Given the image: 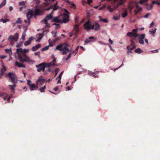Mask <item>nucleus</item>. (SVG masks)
Returning a JSON list of instances; mask_svg holds the SVG:
<instances>
[{
	"instance_id": "4468645a",
	"label": "nucleus",
	"mask_w": 160,
	"mask_h": 160,
	"mask_svg": "<svg viewBox=\"0 0 160 160\" xmlns=\"http://www.w3.org/2000/svg\"><path fill=\"white\" fill-rule=\"evenodd\" d=\"M58 2H57L53 6H50L49 8H48L47 10H48L50 9H52L53 10H57L58 8V6H57Z\"/></svg>"
},
{
	"instance_id": "5701e85b",
	"label": "nucleus",
	"mask_w": 160,
	"mask_h": 160,
	"mask_svg": "<svg viewBox=\"0 0 160 160\" xmlns=\"http://www.w3.org/2000/svg\"><path fill=\"white\" fill-rule=\"evenodd\" d=\"M88 74L90 75H92V76L95 78H97L98 77L96 73L92 72H89Z\"/></svg>"
},
{
	"instance_id": "4be33fe9",
	"label": "nucleus",
	"mask_w": 160,
	"mask_h": 160,
	"mask_svg": "<svg viewBox=\"0 0 160 160\" xmlns=\"http://www.w3.org/2000/svg\"><path fill=\"white\" fill-rule=\"evenodd\" d=\"M53 12V11H52L50 13L46 16V18L48 19V20H51L52 18L53 17L52 15V14Z\"/></svg>"
},
{
	"instance_id": "4c0bfd02",
	"label": "nucleus",
	"mask_w": 160,
	"mask_h": 160,
	"mask_svg": "<svg viewBox=\"0 0 160 160\" xmlns=\"http://www.w3.org/2000/svg\"><path fill=\"white\" fill-rule=\"evenodd\" d=\"M49 46H47L45 47L44 48H43L42 49V51H45L47 50L48 49Z\"/></svg>"
},
{
	"instance_id": "1a4fd4ad",
	"label": "nucleus",
	"mask_w": 160,
	"mask_h": 160,
	"mask_svg": "<svg viewBox=\"0 0 160 160\" xmlns=\"http://www.w3.org/2000/svg\"><path fill=\"white\" fill-rule=\"evenodd\" d=\"M84 27L85 30L89 31L94 29V25H92L89 20H88L84 24Z\"/></svg>"
},
{
	"instance_id": "473e14b6",
	"label": "nucleus",
	"mask_w": 160,
	"mask_h": 160,
	"mask_svg": "<svg viewBox=\"0 0 160 160\" xmlns=\"http://www.w3.org/2000/svg\"><path fill=\"white\" fill-rule=\"evenodd\" d=\"M5 51L6 53H9L10 55V53H12L11 49H5Z\"/></svg>"
},
{
	"instance_id": "cd10ccee",
	"label": "nucleus",
	"mask_w": 160,
	"mask_h": 160,
	"mask_svg": "<svg viewBox=\"0 0 160 160\" xmlns=\"http://www.w3.org/2000/svg\"><path fill=\"white\" fill-rule=\"evenodd\" d=\"M6 3V0H3V1L0 4V8L4 6Z\"/></svg>"
},
{
	"instance_id": "412c9836",
	"label": "nucleus",
	"mask_w": 160,
	"mask_h": 160,
	"mask_svg": "<svg viewBox=\"0 0 160 160\" xmlns=\"http://www.w3.org/2000/svg\"><path fill=\"white\" fill-rule=\"evenodd\" d=\"M38 39L36 40V41L37 42H39L41 39L43 37V34L41 33H39L38 35Z\"/></svg>"
},
{
	"instance_id": "338daca9",
	"label": "nucleus",
	"mask_w": 160,
	"mask_h": 160,
	"mask_svg": "<svg viewBox=\"0 0 160 160\" xmlns=\"http://www.w3.org/2000/svg\"><path fill=\"white\" fill-rule=\"evenodd\" d=\"M34 39V38L33 37H30L29 38V40H30V42H31V41L32 40H33V39Z\"/></svg>"
},
{
	"instance_id": "680f3d73",
	"label": "nucleus",
	"mask_w": 160,
	"mask_h": 160,
	"mask_svg": "<svg viewBox=\"0 0 160 160\" xmlns=\"http://www.w3.org/2000/svg\"><path fill=\"white\" fill-rule=\"evenodd\" d=\"M54 90L55 91H57L58 90V87H56L55 88H54Z\"/></svg>"
},
{
	"instance_id": "e433bc0d",
	"label": "nucleus",
	"mask_w": 160,
	"mask_h": 160,
	"mask_svg": "<svg viewBox=\"0 0 160 160\" xmlns=\"http://www.w3.org/2000/svg\"><path fill=\"white\" fill-rule=\"evenodd\" d=\"M45 81V79H43L42 80L40 81L38 83H40V85H42L43 84V83Z\"/></svg>"
},
{
	"instance_id": "f8f14e48",
	"label": "nucleus",
	"mask_w": 160,
	"mask_h": 160,
	"mask_svg": "<svg viewBox=\"0 0 160 160\" xmlns=\"http://www.w3.org/2000/svg\"><path fill=\"white\" fill-rule=\"evenodd\" d=\"M136 9L134 10L135 14L136 15L138 12L142 11V8L138 5V2H136Z\"/></svg>"
},
{
	"instance_id": "72a5a7b5",
	"label": "nucleus",
	"mask_w": 160,
	"mask_h": 160,
	"mask_svg": "<svg viewBox=\"0 0 160 160\" xmlns=\"http://www.w3.org/2000/svg\"><path fill=\"white\" fill-rule=\"evenodd\" d=\"M127 16V11L124 12L122 14V17L123 18L126 17Z\"/></svg>"
},
{
	"instance_id": "603ef678",
	"label": "nucleus",
	"mask_w": 160,
	"mask_h": 160,
	"mask_svg": "<svg viewBox=\"0 0 160 160\" xmlns=\"http://www.w3.org/2000/svg\"><path fill=\"white\" fill-rule=\"evenodd\" d=\"M153 53H158V49L155 50H152L151 51Z\"/></svg>"
},
{
	"instance_id": "09e8293b",
	"label": "nucleus",
	"mask_w": 160,
	"mask_h": 160,
	"mask_svg": "<svg viewBox=\"0 0 160 160\" xmlns=\"http://www.w3.org/2000/svg\"><path fill=\"white\" fill-rule=\"evenodd\" d=\"M1 21L3 23H5L7 21V19H4L3 18H2L1 19Z\"/></svg>"
},
{
	"instance_id": "aec40b11",
	"label": "nucleus",
	"mask_w": 160,
	"mask_h": 160,
	"mask_svg": "<svg viewBox=\"0 0 160 160\" xmlns=\"http://www.w3.org/2000/svg\"><path fill=\"white\" fill-rule=\"evenodd\" d=\"M120 13H118L116 14L115 15H114L113 17V19L115 20H118L120 19Z\"/></svg>"
},
{
	"instance_id": "dca6fc26",
	"label": "nucleus",
	"mask_w": 160,
	"mask_h": 160,
	"mask_svg": "<svg viewBox=\"0 0 160 160\" xmlns=\"http://www.w3.org/2000/svg\"><path fill=\"white\" fill-rule=\"evenodd\" d=\"M15 65L19 68H24L26 67L22 63L19 62L18 61H16L15 63Z\"/></svg>"
},
{
	"instance_id": "7c9ffc66",
	"label": "nucleus",
	"mask_w": 160,
	"mask_h": 160,
	"mask_svg": "<svg viewBox=\"0 0 160 160\" xmlns=\"http://www.w3.org/2000/svg\"><path fill=\"white\" fill-rule=\"evenodd\" d=\"M131 45L130 46H131L132 47H133L134 48L136 47V45L135 43H134V42L132 40V39H131Z\"/></svg>"
},
{
	"instance_id": "393cba45",
	"label": "nucleus",
	"mask_w": 160,
	"mask_h": 160,
	"mask_svg": "<svg viewBox=\"0 0 160 160\" xmlns=\"http://www.w3.org/2000/svg\"><path fill=\"white\" fill-rule=\"evenodd\" d=\"M153 5L152 4H147L146 6V8L148 10H150L152 9Z\"/></svg>"
},
{
	"instance_id": "6e6552de",
	"label": "nucleus",
	"mask_w": 160,
	"mask_h": 160,
	"mask_svg": "<svg viewBox=\"0 0 160 160\" xmlns=\"http://www.w3.org/2000/svg\"><path fill=\"white\" fill-rule=\"evenodd\" d=\"M18 39V33H15L14 35H11L8 38V41L10 42L12 45L14 44V42H16Z\"/></svg>"
},
{
	"instance_id": "a211bd4d",
	"label": "nucleus",
	"mask_w": 160,
	"mask_h": 160,
	"mask_svg": "<svg viewBox=\"0 0 160 160\" xmlns=\"http://www.w3.org/2000/svg\"><path fill=\"white\" fill-rule=\"evenodd\" d=\"M94 25V27H95V28H94V29L95 31H97L100 29V25L98 23L96 22Z\"/></svg>"
},
{
	"instance_id": "13d9d810",
	"label": "nucleus",
	"mask_w": 160,
	"mask_h": 160,
	"mask_svg": "<svg viewBox=\"0 0 160 160\" xmlns=\"http://www.w3.org/2000/svg\"><path fill=\"white\" fill-rule=\"evenodd\" d=\"M92 2V0H87V2L89 4H90V3H91Z\"/></svg>"
},
{
	"instance_id": "ea45409f",
	"label": "nucleus",
	"mask_w": 160,
	"mask_h": 160,
	"mask_svg": "<svg viewBox=\"0 0 160 160\" xmlns=\"http://www.w3.org/2000/svg\"><path fill=\"white\" fill-rule=\"evenodd\" d=\"M152 4H157L158 5H160V2H159L157 1H154L152 2Z\"/></svg>"
},
{
	"instance_id": "4d7b16f0",
	"label": "nucleus",
	"mask_w": 160,
	"mask_h": 160,
	"mask_svg": "<svg viewBox=\"0 0 160 160\" xmlns=\"http://www.w3.org/2000/svg\"><path fill=\"white\" fill-rule=\"evenodd\" d=\"M7 56H6L4 55H2L0 56V58L2 59L5 58Z\"/></svg>"
},
{
	"instance_id": "69168bd1",
	"label": "nucleus",
	"mask_w": 160,
	"mask_h": 160,
	"mask_svg": "<svg viewBox=\"0 0 160 160\" xmlns=\"http://www.w3.org/2000/svg\"><path fill=\"white\" fill-rule=\"evenodd\" d=\"M153 24H154V22H152L150 24V27H149L150 28H151L152 27L153 25Z\"/></svg>"
},
{
	"instance_id": "f704fd0d",
	"label": "nucleus",
	"mask_w": 160,
	"mask_h": 160,
	"mask_svg": "<svg viewBox=\"0 0 160 160\" xmlns=\"http://www.w3.org/2000/svg\"><path fill=\"white\" fill-rule=\"evenodd\" d=\"M43 79L42 78V76H41L39 77V78L38 79L36 82V84L37 85H38V83L39 82V81L42 80Z\"/></svg>"
},
{
	"instance_id": "49530a36",
	"label": "nucleus",
	"mask_w": 160,
	"mask_h": 160,
	"mask_svg": "<svg viewBox=\"0 0 160 160\" xmlns=\"http://www.w3.org/2000/svg\"><path fill=\"white\" fill-rule=\"evenodd\" d=\"M101 21H103L104 22L107 23L108 22V20L106 19H102L100 20Z\"/></svg>"
},
{
	"instance_id": "8fccbe9b",
	"label": "nucleus",
	"mask_w": 160,
	"mask_h": 160,
	"mask_svg": "<svg viewBox=\"0 0 160 160\" xmlns=\"http://www.w3.org/2000/svg\"><path fill=\"white\" fill-rule=\"evenodd\" d=\"M60 39V38L59 37H57L55 39H54L53 40V42H56V41H57L58 40H59Z\"/></svg>"
},
{
	"instance_id": "0e129e2a",
	"label": "nucleus",
	"mask_w": 160,
	"mask_h": 160,
	"mask_svg": "<svg viewBox=\"0 0 160 160\" xmlns=\"http://www.w3.org/2000/svg\"><path fill=\"white\" fill-rule=\"evenodd\" d=\"M109 42L111 44H112L113 42L112 40L111 39H109Z\"/></svg>"
},
{
	"instance_id": "7ed1b4c3",
	"label": "nucleus",
	"mask_w": 160,
	"mask_h": 160,
	"mask_svg": "<svg viewBox=\"0 0 160 160\" xmlns=\"http://www.w3.org/2000/svg\"><path fill=\"white\" fill-rule=\"evenodd\" d=\"M72 46L73 45L69 48V44L66 42L57 45L55 49V50H58L60 51L62 55H66L68 52H72L71 53H72V54L74 52V51L72 50Z\"/></svg>"
},
{
	"instance_id": "9d476101",
	"label": "nucleus",
	"mask_w": 160,
	"mask_h": 160,
	"mask_svg": "<svg viewBox=\"0 0 160 160\" xmlns=\"http://www.w3.org/2000/svg\"><path fill=\"white\" fill-rule=\"evenodd\" d=\"M27 17L28 21V25H29L30 23V19L33 16V12L31 10L28 11L27 13Z\"/></svg>"
},
{
	"instance_id": "ddd939ff",
	"label": "nucleus",
	"mask_w": 160,
	"mask_h": 160,
	"mask_svg": "<svg viewBox=\"0 0 160 160\" xmlns=\"http://www.w3.org/2000/svg\"><path fill=\"white\" fill-rule=\"evenodd\" d=\"M78 26V25L76 24L74 28L73 31L74 32V34L75 35H77L79 31Z\"/></svg>"
},
{
	"instance_id": "39448f33",
	"label": "nucleus",
	"mask_w": 160,
	"mask_h": 160,
	"mask_svg": "<svg viewBox=\"0 0 160 160\" xmlns=\"http://www.w3.org/2000/svg\"><path fill=\"white\" fill-rule=\"evenodd\" d=\"M10 79L11 80V82L13 83V85H9L10 89L12 92H14L15 88L16 87V84L17 82V78L16 75L13 73L10 72L8 74Z\"/></svg>"
},
{
	"instance_id": "b1692460",
	"label": "nucleus",
	"mask_w": 160,
	"mask_h": 160,
	"mask_svg": "<svg viewBox=\"0 0 160 160\" xmlns=\"http://www.w3.org/2000/svg\"><path fill=\"white\" fill-rule=\"evenodd\" d=\"M6 70L7 69L3 65L2 68L1 69V74L2 75H3L5 73L4 71H6Z\"/></svg>"
},
{
	"instance_id": "a878e982",
	"label": "nucleus",
	"mask_w": 160,
	"mask_h": 160,
	"mask_svg": "<svg viewBox=\"0 0 160 160\" xmlns=\"http://www.w3.org/2000/svg\"><path fill=\"white\" fill-rule=\"evenodd\" d=\"M135 52L136 53L139 54L142 53L143 51L141 49L138 48L135 50Z\"/></svg>"
},
{
	"instance_id": "c756f323",
	"label": "nucleus",
	"mask_w": 160,
	"mask_h": 160,
	"mask_svg": "<svg viewBox=\"0 0 160 160\" xmlns=\"http://www.w3.org/2000/svg\"><path fill=\"white\" fill-rule=\"evenodd\" d=\"M135 48H134L133 47H132L131 46H129L127 47V48L128 50H133Z\"/></svg>"
},
{
	"instance_id": "2f4dec72",
	"label": "nucleus",
	"mask_w": 160,
	"mask_h": 160,
	"mask_svg": "<svg viewBox=\"0 0 160 160\" xmlns=\"http://www.w3.org/2000/svg\"><path fill=\"white\" fill-rule=\"evenodd\" d=\"M31 42L30 40H28L25 42L24 43V45L25 46H27L28 45H29L31 43Z\"/></svg>"
},
{
	"instance_id": "e2e57ef3",
	"label": "nucleus",
	"mask_w": 160,
	"mask_h": 160,
	"mask_svg": "<svg viewBox=\"0 0 160 160\" xmlns=\"http://www.w3.org/2000/svg\"><path fill=\"white\" fill-rule=\"evenodd\" d=\"M144 2H145V0H140V4H142Z\"/></svg>"
},
{
	"instance_id": "2eb2a0df",
	"label": "nucleus",
	"mask_w": 160,
	"mask_h": 160,
	"mask_svg": "<svg viewBox=\"0 0 160 160\" xmlns=\"http://www.w3.org/2000/svg\"><path fill=\"white\" fill-rule=\"evenodd\" d=\"M38 85L37 84V85H36L32 83L30 86H29L30 90L32 91L37 89L38 88L37 86Z\"/></svg>"
},
{
	"instance_id": "bb28decb",
	"label": "nucleus",
	"mask_w": 160,
	"mask_h": 160,
	"mask_svg": "<svg viewBox=\"0 0 160 160\" xmlns=\"http://www.w3.org/2000/svg\"><path fill=\"white\" fill-rule=\"evenodd\" d=\"M157 29H155L152 30H150L149 32L151 34H152L153 37L155 36V33L156 32Z\"/></svg>"
},
{
	"instance_id": "423d86ee",
	"label": "nucleus",
	"mask_w": 160,
	"mask_h": 160,
	"mask_svg": "<svg viewBox=\"0 0 160 160\" xmlns=\"http://www.w3.org/2000/svg\"><path fill=\"white\" fill-rule=\"evenodd\" d=\"M54 63H52V62H50L48 63H45V62H43L41 63L38 65H36V67L38 68L37 71L38 72H40L42 71L44 72L45 68H49L51 66L55 65Z\"/></svg>"
},
{
	"instance_id": "a18cd8bd",
	"label": "nucleus",
	"mask_w": 160,
	"mask_h": 160,
	"mask_svg": "<svg viewBox=\"0 0 160 160\" xmlns=\"http://www.w3.org/2000/svg\"><path fill=\"white\" fill-rule=\"evenodd\" d=\"M26 35L25 33H23L22 36V39L23 40H25V38L26 37Z\"/></svg>"
},
{
	"instance_id": "f03ea898",
	"label": "nucleus",
	"mask_w": 160,
	"mask_h": 160,
	"mask_svg": "<svg viewBox=\"0 0 160 160\" xmlns=\"http://www.w3.org/2000/svg\"><path fill=\"white\" fill-rule=\"evenodd\" d=\"M65 13L57 17H53L52 22L56 23H67L69 21V12L66 9H64Z\"/></svg>"
},
{
	"instance_id": "6ab92c4d",
	"label": "nucleus",
	"mask_w": 160,
	"mask_h": 160,
	"mask_svg": "<svg viewBox=\"0 0 160 160\" xmlns=\"http://www.w3.org/2000/svg\"><path fill=\"white\" fill-rule=\"evenodd\" d=\"M42 11L39 9L36 8L35 10V16L40 15Z\"/></svg>"
},
{
	"instance_id": "052dcab7",
	"label": "nucleus",
	"mask_w": 160,
	"mask_h": 160,
	"mask_svg": "<svg viewBox=\"0 0 160 160\" xmlns=\"http://www.w3.org/2000/svg\"><path fill=\"white\" fill-rule=\"evenodd\" d=\"M79 48V46H78L76 47V48L75 49V50H76V52L75 54H76L77 53Z\"/></svg>"
},
{
	"instance_id": "37998d69",
	"label": "nucleus",
	"mask_w": 160,
	"mask_h": 160,
	"mask_svg": "<svg viewBox=\"0 0 160 160\" xmlns=\"http://www.w3.org/2000/svg\"><path fill=\"white\" fill-rule=\"evenodd\" d=\"M63 72H62L60 73V74L58 76V77L57 78H56V79L57 80L58 78H59V79H61V77H62V74Z\"/></svg>"
},
{
	"instance_id": "c03bdc74",
	"label": "nucleus",
	"mask_w": 160,
	"mask_h": 160,
	"mask_svg": "<svg viewBox=\"0 0 160 160\" xmlns=\"http://www.w3.org/2000/svg\"><path fill=\"white\" fill-rule=\"evenodd\" d=\"M72 55V53H69L68 56L67 58H66V60H68L71 57V56Z\"/></svg>"
},
{
	"instance_id": "58836bf2",
	"label": "nucleus",
	"mask_w": 160,
	"mask_h": 160,
	"mask_svg": "<svg viewBox=\"0 0 160 160\" xmlns=\"http://www.w3.org/2000/svg\"><path fill=\"white\" fill-rule=\"evenodd\" d=\"M16 22L17 23H21L22 22L21 20V18H18Z\"/></svg>"
},
{
	"instance_id": "f257e3e1",
	"label": "nucleus",
	"mask_w": 160,
	"mask_h": 160,
	"mask_svg": "<svg viewBox=\"0 0 160 160\" xmlns=\"http://www.w3.org/2000/svg\"><path fill=\"white\" fill-rule=\"evenodd\" d=\"M29 51L28 49H24L23 50L22 48H17L16 49V52L18 54L19 60L21 62L24 63L25 62H32L33 61L31 60L27 55L24 52L27 53Z\"/></svg>"
},
{
	"instance_id": "c9c22d12",
	"label": "nucleus",
	"mask_w": 160,
	"mask_h": 160,
	"mask_svg": "<svg viewBox=\"0 0 160 160\" xmlns=\"http://www.w3.org/2000/svg\"><path fill=\"white\" fill-rule=\"evenodd\" d=\"M27 85L28 86H29V87L31 85H32V82L30 80H27Z\"/></svg>"
},
{
	"instance_id": "bf43d9fd",
	"label": "nucleus",
	"mask_w": 160,
	"mask_h": 160,
	"mask_svg": "<svg viewBox=\"0 0 160 160\" xmlns=\"http://www.w3.org/2000/svg\"><path fill=\"white\" fill-rule=\"evenodd\" d=\"M28 27V26H27L26 27V28H25V29L24 30V31H23V33H25H25H26V31H27V29H28V28H27Z\"/></svg>"
},
{
	"instance_id": "f3484780",
	"label": "nucleus",
	"mask_w": 160,
	"mask_h": 160,
	"mask_svg": "<svg viewBox=\"0 0 160 160\" xmlns=\"http://www.w3.org/2000/svg\"><path fill=\"white\" fill-rule=\"evenodd\" d=\"M41 47V45L40 44H38L35 46L32 47V51H34L37 50Z\"/></svg>"
},
{
	"instance_id": "864d4df0",
	"label": "nucleus",
	"mask_w": 160,
	"mask_h": 160,
	"mask_svg": "<svg viewBox=\"0 0 160 160\" xmlns=\"http://www.w3.org/2000/svg\"><path fill=\"white\" fill-rule=\"evenodd\" d=\"M54 33V34H55L54 37L55 38L56 37H57V32H54L52 31V33L53 34Z\"/></svg>"
},
{
	"instance_id": "774afa93",
	"label": "nucleus",
	"mask_w": 160,
	"mask_h": 160,
	"mask_svg": "<svg viewBox=\"0 0 160 160\" xmlns=\"http://www.w3.org/2000/svg\"><path fill=\"white\" fill-rule=\"evenodd\" d=\"M13 9V8L12 6H10L9 7V10L10 11H11Z\"/></svg>"
},
{
	"instance_id": "c85d7f7f",
	"label": "nucleus",
	"mask_w": 160,
	"mask_h": 160,
	"mask_svg": "<svg viewBox=\"0 0 160 160\" xmlns=\"http://www.w3.org/2000/svg\"><path fill=\"white\" fill-rule=\"evenodd\" d=\"M46 88V86L45 85H44L43 87L41 88L38 89V90H39L41 92H44V90Z\"/></svg>"
},
{
	"instance_id": "a19ab883",
	"label": "nucleus",
	"mask_w": 160,
	"mask_h": 160,
	"mask_svg": "<svg viewBox=\"0 0 160 160\" xmlns=\"http://www.w3.org/2000/svg\"><path fill=\"white\" fill-rule=\"evenodd\" d=\"M59 71V69L58 68H56L55 69V74L54 75V77L56 76Z\"/></svg>"
},
{
	"instance_id": "79ce46f5",
	"label": "nucleus",
	"mask_w": 160,
	"mask_h": 160,
	"mask_svg": "<svg viewBox=\"0 0 160 160\" xmlns=\"http://www.w3.org/2000/svg\"><path fill=\"white\" fill-rule=\"evenodd\" d=\"M26 2L24 1L20 2L19 3V4L20 5L24 6L25 5Z\"/></svg>"
},
{
	"instance_id": "20e7f679",
	"label": "nucleus",
	"mask_w": 160,
	"mask_h": 160,
	"mask_svg": "<svg viewBox=\"0 0 160 160\" xmlns=\"http://www.w3.org/2000/svg\"><path fill=\"white\" fill-rule=\"evenodd\" d=\"M138 30V28L133 29L132 30V32H128L127 34V36L131 38H136L139 37L138 38L139 42L141 44H144L143 39L145 37V34H142L139 35L137 33Z\"/></svg>"
},
{
	"instance_id": "6e6d98bb",
	"label": "nucleus",
	"mask_w": 160,
	"mask_h": 160,
	"mask_svg": "<svg viewBox=\"0 0 160 160\" xmlns=\"http://www.w3.org/2000/svg\"><path fill=\"white\" fill-rule=\"evenodd\" d=\"M40 52H36L34 53V55L35 56H39V55Z\"/></svg>"
},
{
	"instance_id": "3c124183",
	"label": "nucleus",
	"mask_w": 160,
	"mask_h": 160,
	"mask_svg": "<svg viewBox=\"0 0 160 160\" xmlns=\"http://www.w3.org/2000/svg\"><path fill=\"white\" fill-rule=\"evenodd\" d=\"M47 20L48 19L46 18H44L42 21V22H44V23H45L46 22H47Z\"/></svg>"
},
{
	"instance_id": "de8ad7c7",
	"label": "nucleus",
	"mask_w": 160,
	"mask_h": 160,
	"mask_svg": "<svg viewBox=\"0 0 160 160\" xmlns=\"http://www.w3.org/2000/svg\"><path fill=\"white\" fill-rule=\"evenodd\" d=\"M150 14V13H147V14H146L145 15H144V17L145 18H148Z\"/></svg>"
},
{
	"instance_id": "0eeeda50",
	"label": "nucleus",
	"mask_w": 160,
	"mask_h": 160,
	"mask_svg": "<svg viewBox=\"0 0 160 160\" xmlns=\"http://www.w3.org/2000/svg\"><path fill=\"white\" fill-rule=\"evenodd\" d=\"M111 2H112L113 3H115V2L119 1L116 5H115L112 8L111 6H108V9L110 12H112L113 10L116 9L118 7L123 4L126 2V0H111Z\"/></svg>"
},
{
	"instance_id": "5fc2aeb1",
	"label": "nucleus",
	"mask_w": 160,
	"mask_h": 160,
	"mask_svg": "<svg viewBox=\"0 0 160 160\" xmlns=\"http://www.w3.org/2000/svg\"><path fill=\"white\" fill-rule=\"evenodd\" d=\"M56 58L53 56V60L52 62V63H54H54V62H56Z\"/></svg>"
},
{
	"instance_id": "9b49d317",
	"label": "nucleus",
	"mask_w": 160,
	"mask_h": 160,
	"mask_svg": "<svg viewBox=\"0 0 160 160\" xmlns=\"http://www.w3.org/2000/svg\"><path fill=\"white\" fill-rule=\"evenodd\" d=\"M92 39H94V40L96 41L97 39V38L95 37L92 36L89 37L88 39H87L85 40L84 42V44H87L90 42L92 41Z\"/></svg>"
}]
</instances>
